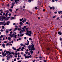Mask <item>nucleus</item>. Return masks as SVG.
Listing matches in <instances>:
<instances>
[{
  "mask_svg": "<svg viewBox=\"0 0 62 62\" xmlns=\"http://www.w3.org/2000/svg\"><path fill=\"white\" fill-rule=\"evenodd\" d=\"M19 24H20V25H22L23 24V23L22 22H20L19 23Z\"/></svg>",
  "mask_w": 62,
  "mask_h": 62,
  "instance_id": "nucleus-12",
  "label": "nucleus"
},
{
  "mask_svg": "<svg viewBox=\"0 0 62 62\" xmlns=\"http://www.w3.org/2000/svg\"><path fill=\"white\" fill-rule=\"evenodd\" d=\"M10 57H12V55L10 54Z\"/></svg>",
  "mask_w": 62,
  "mask_h": 62,
  "instance_id": "nucleus-33",
  "label": "nucleus"
},
{
  "mask_svg": "<svg viewBox=\"0 0 62 62\" xmlns=\"http://www.w3.org/2000/svg\"><path fill=\"white\" fill-rule=\"evenodd\" d=\"M2 27L3 29H4V28H5V27L4 26H2Z\"/></svg>",
  "mask_w": 62,
  "mask_h": 62,
  "instance_id": "nucleus-25",
  "label": "nucleus"
},
{
  "mask_svg": "<svg viewBox=\"0 0 62 62\" xmlns=\"http://www.w3.org/2000/svg\"><path fill=\"white\" fill-rule=\"evenodd\" d=\"M0 31H1V32H3V30L1 29L0 30Z\"/></svg>",
  "mask_w": 62,
  "mask_h": 62,
  "instance_id": "nucleus-52",
  "label": "nucleus"
},
{
  "mask_svg": "<svg viewBox=\"0 0 62 62\" xmlns=\"http://www.w3.org/2000/svg\"><path fill=\"white\" fill-rule=\"evenodd\" d=\"M29 39V40H32V39L31 38H30Z\"/></svg>",
  "mask_w": 62,
  "mask_h": 62,
  "instance_id": "nucleus-53",
  "label": "nucleus"
},
{
  "mask_svg": "<svg viewBox=\"0 0 62 62\" xmlns=\"http://www.w3.org/2000/svg\"><path fill=\"white\" fill-rule=\"evenodd\" d=\"M16 36L17 35H15V36H14V38H16H16H17V37H16Z\"/></svg>",
  "mask_w": 62,
  "mask_h": 62,
  "instance_id": "nucleus-18",
  "label": "nucleus"
},
{
  "mask_svg": "<svg viewBox=\"0 0 62 62\" xmlns=\"http://www.w3.org/2000/svg\"><path fill=\"white\" fill-rule=\"evenodd\" d=\"M26 54H28V52H26L25 53Z\"/></svg>",
  "mask_w": 62,
  "mask_h": 62,
  "instance_id": "nucleus-34",
  "label": "nucleus"
},
{
  "mask_svg": "<svg viewBox=\"0 0 62 62\" xmlns=\"http://www.w3.org/2000/svg\"><path fill=\"white\" fill-rule=\"evenodd\" d=\"M6 23V24L7 25H8L10 23V22L8 21Z\"/></svg>",
  "mask_w": 62,
  "mask_h": 62,
  "instance_id": "nucleus-8",
  "label": "nucleus"
},
{
  "mask_svg": "<svg viewBox=\"0 0 62 62\" xmlns=\"http://www.w3.org/2000/svg\"><path fill=\"white\" fill-rule=\"evenodd\" d=\"M27 32L26 33V35H28V36H31V34H32V32H31V31H27ZM29 33L30 34H29Z\"/></svg>",
  "mask_w": 62,
  "mask_h": 62,
  "instance_id": "nucleus-1",
  "label": "nucleus"
},
{
  "mask_svg": "<svg viewBox=\"0 0 62 62\" xmlns=\"http://www.w3.org/2000/svg\"><path fill=\"white\" fill-rule=\"evenodd\" d=\"M1 37V38H3V37H4V35H1L0 36Z\"/></svg>",
  "mask_w": 62,
  "mask_h": 62,
  "instance_id": "nucleus-28",
  "label": "nucleus"
},
{
  "mask_svg": "<svg viewBox=\"0 0 62 62\" xmlns=\"http://www.w3.org/2000/svg\"><path fill=\"white\" fill-rule=\"evenodd\" d=\"M59 18L58 17L57 18V20H59Z\"/></svg>",
  "mask_w": 62,
  "mask_h": 62,
  "instance_id": "nucleus-40",
  "label": "nucleus"
},
{
  "mask_svg": "<svg viewBox=\"0 0 62 62\" xmlns=\"http://www.w3.org/2000/svg\"><path fill=\"white\" fill-rule=\"evenodd\" d=\"M8 39L9 40H10H10H11V38L9 37H8Z\"/></svg>",
  "mask_w": 62,
  "mask_h": 62,
  "instance_id": "nucleus-15",
  "label": "nucleus"
},
{
  "mask_svg": "<svg viewBox=\"0 0 62 62\" xmlns=\"http://www.w3.org/2000/svg\"><path fill=\"white\" fill-rule=\"evenodd\" d=\"M16 59H14V61H16Z\"/></svg>",
  "mask_w": 62,
  "mask_h": 62,
  "instance_id": "nucleus-57",
  "label": "nucleus"
},
{
  "mask_svg": "<svg viewBox=\"0 0 62 62\" xmlns=\"http://www.w3.org/2000/svg\"><path fill=\"white\" fill-rule=\"evenodd\" d=\"M62 13V11H60L59 12H58V13L59 14H60V13Z\"/></svg>",
  "mask_w": 62,
  "mask_h": 62,
  "instance_id": "nucleus-11",
  "label": "nucleus"
},
{
  "mask_svg": "<svg viewBox=\"0 0 62 62\" xmlns=\"http://www.w3.org/2000/svg\"><path fill=\"white\" fill-rule=\"evenodd\" d=\"M60 40H62V38H60Z\"/></svg>",
  "mask_w": 62,
  "mask_h": 62,
  "instance_id": "nucleus-54",
  "label": "nucleus"
},
{
  "mask_svg": "<svg viewBox=\"0 0 62 62\" xmlns=\"http://www.w3.org/2000/svg\"><path fill=\"white\" fill-rule=\"evenodd\" d=\"M9 10L10 12H12V9H9Z\"/></svg>",
  "mask_w": 62,
  "mask_h": 62,
  "instance_id": "nucleus-13",
  "label": "nucleus"
},
{
  "mask_svg": "<svg viewBox=\"0 0 62 62\" xmlns=\"http://www.w3.org/2000/svg\"><path fill=\"white\" fill-rule=\"evenodd\" d=\"M12 49H13L14 50H16V49L14 47H12Z\"/></svg>",
  "mask_w": 62,
  "mask_h": 62,
  "instance_id": "nucleus-9",
  "label": "nucleus"
},
{
  "mask_svg": "<svg viewBox=\"0 0 62 62\" xmlns=\"http://www.w3.org/2000/svg\"><path fill=\"white\" fill-rule=\"evenodd\" d=\"M28 55H30V53L29 52L28 53Z\"/></svg>",
  "mask_w": 62,
  "mask_h": 62,
  "instance_id": "nucleus-36",
  "label": "nucleus"
},
{
  "mask_svg": "<svg viewBox=\"0 0 62 62\" xmlns=\"http://www.w3.org/2000/svg\"><path fill=\"white\" fill-rule=\"evenodd\" d=\"M44 62H46V60H44Z\"/></svg>",
  "mask_w": 62,
  "mask_h": 62,
  "instance_id": "nucleus-56",
  "label": "nucleus"
},
{
  "mask_svg": "<svg viewBox=\"0 0 62 62\" xmlns=\"http://www.w3.org/2000/svg\"><path fill=\"white\" fill-rule=\"evenodd\" d=\"M55 18V16H54L53 17V18Z\"/></svg>",
  "mask_w": 62,
  "mask_h": 62,
  "instance_id": "nucleus-44",
  "label": "nucleus"
},
{
  "mask_svg": "<svg viewBox=\"0 0 62 62\" xmlns=\"http://www.w3.org/2000/svg\"><path fill=\"white\" fill-rule=\"evenodd\" d=\"M15 54L16 55H17V53L16 52L15 53Z\"/></svg>",
  "mask_w": 62,
  "mask_h": 62,
  "instance_id": "nucleus-60",
  "label": "nucleus"
},
{
  "mask_svg": "<svg viewBox=\"0 0 62 62\" xmlns=\"http://www.w3.org/2000/svg\"><path fill=\"white\" fill-rule=\"evenodd\" d=\"M2 55H3L4 54V52H2Z\"/></svg>",
  "mask_w": 62,
  "mask_h": 62,
  "instance_id": "nucleus-29",
  "label": "nucleus"
},
{
  "mask_svg": "<svg viewBox=\"0 0 62 62\" xmlns=\"http://www.w3.org/2000/svg\"><path fill=\"white\" fill-rule=\"evenodd\" d=\"M6 33H8V30H6Z\"/></svg>",
  "mask_w": 62,
  "mask_h": 62,
  "instance_id": "nucleus-19",
  "label": "nucleus"
},
{
  "mask_svg": "<svg viewBox=\"0 0 62 62\" xmlns=\"http://www.w3.org/2000/svg\"><path fill=\"white\" fill-rule=\"evenodd\" d=\"M12 33H13V32H12V31H11L10 32V34H12Z\"/></svg>",
  "mask_w": 62,
  "mask_h": 62,
  "instance_id": "nucleus-31",
  "label": "nucleus"
},
{
  "mask_svg": "<svg viewBox=\"0 0 62 62\" xmlns=\"http://www.w3.org/2000/svg\"><path fill=\"white\" fill-rule=\"evenodd\" d=\"M3 25H7V23H4L3 24Z\"/></svg>",
  "mask_w": 62,
  "mask_h": 62,
  "instance_id": "nucleus-26",
  "label": "nucleus"
},
{
  "mask_svg": "<svg viewBox=\"0 0 62 62\" xmlns=\"http://www.w3.org/2000/svg\"><path fill=\"white\" fill-rule=\"evenodd\" d=\"M9 16H11V14L10 13L9 14H8Z\"/></svg>",
  "mask_w": 62,
  "mask_h": 62,
  "instance_id": "nucleus-43",
  "label": "nucleus"
},
{
  "mask_svg": "<svg viewBox=\"0 0 62 62\" xmlns=\"http://www.w3.org/2000/svg\"><path fill=\"white\" fill-rule=\"evenodd\" d=\"M12 54H15V53H14V52H12Z\"/></svg>",
  "mask_w": 62,
  "mask_h": 62,
  "instance_id": "nucleus-23",
  "label": "nucleus"
},
{
  "mask_svg": "<svg viewBox=\"0 0 62 62\" xmlns=\"http://www.w3.org/2000/svg\"><path fill=\"white\" fill-rule=\"evenodd\" d=\"M25 58L26 59L27 58V56H25Z\"/></svg>",
  "mask_w": 62,
  "mask_h": 62,
  "instance_id": "nucleus-61",
  "label": "nucleus"
},
{
  "mask_svg": "<svg viewBox=\"0 0 62 62\" xmlns=\"http://www.w3.org/2000/svg\"><path fill=\"white\" fill-rule=\"evenodd\" d=\"M34 47H35L34 45H30L28 46V47L29 48H33Z\"/></svg>",
  "mask_w": 62,
  "mask_h": 62,
  "instance_id": "nucleus-3",
  "label": "nucleus"
},
{
  "mask_svg": "<svg viewBox=\"0 0 62 62\" xmlns=\"http://www.w3.org/2000/svg\"><path fill=\"white\" fill-rule=\"evenodd\" d=\"M52 8H53V9L54 10V9L55 8H54V7H52Z\"/></svg>",
  "mask_w": 62,
  "mask_h": 62,
  "instance_id": "nucleus-21",
  "label": "nucleus"
},
{
  "mask_svg": "<svg viewBox=\"0 0 62 62\" xmlns=\"http://www.w3.org/2000/svg\"><path fill=\"white\" fill-rule=\"evenodd\" d=\"M20 1L19 0H15V2H19Z\"/></svg>",
  "mask_w": 62,
  "mask_h": 62,
  "instance_id": "nucleus-10",
  "label": "nucleus"
},
{
  "mask_svg": "<svg viewBox=\"0 0 62 62\" xmlns=\"http://www.w3.org/2000/svg\"><path fill=\"white\" fill-rule=\"evenodd\" d=\"M24 28H25L26 27V26H24Z\"/></svg>",
  "mask_w": 62,
  "mask_h": 62,
  "instance_id": "nucleus-64",
  "label": "nucleus"
},
{
  "mask_svg": "<svg viewBox=\"0 0 62 62\" xmlns=\"http://www.w3.org/2000/svg\"><path fill=\"white\" fill-rule=\"evenodd\" d=\"M25 45H28L29 44V43H27V44L26 43H25Z\"/></svg>",
  "mask_w": 62,
  "mask_h": 62,
  "instance_id": "nucleus-24",
  "label": "nucleus"
},
{
  "mask_svg": "<svg viewBox=\"0 0 62 62\" xmlns=\"http://www.w3.org/2000/svg\"><path fill=\"white\" fill-rule=\"evenodd\" d=\"M6 54H8L9 55L10 54H11V53H10V52L9 51H7L6 52Z\"/></svg>",
  "mask_w": 62,
  "mask_h": 62,
  "instance_id": "nucleus-4",
  "label": "nucleus"
},
{
  "mask_svg": "<svg viewBox=\"0 0 62 62\" xmlns=\"http://www.w3.org/2000/svg\"><path fill=\"white\" fill-rule=\"evenodd\" d=\"M31 57H32V56L31 55H30L29 56L30 58H31Z\"/></svg>",
  "mask_w": 62,
  "mask_h": 62,
  "instance_id": "nucleus-46",
  "label": "nucleus"
},
{
  "mask_svg": "<svg viewBox=\"0 0 62 62\" xmlns=\"http://www.w3.org/2000/svg\"><path fill=\"white\" fill-rule=\"evenodd\" d=\"M6 57H7V58H10V56H9V55H8L6 56Z\"/></svg>",
  "mask_w": 62,
  "mask_h": 62,
  "instance_id": "nucleus-14",
  "label": "nucleus"
},
{
  "mask_svg": "<svg viewBox=\"0 0 62 62\" xmlns=\"http://www.w3.org/2000/svg\"><path fill=\"white\" fill-rule=\"evenodd\" d=\"M14 37V36H13V35H12L11 36V38H12V37Z\"/></svg>",
  "mask_w": 62,
  "mask_h": 62,
  "instance_id": "nucleus-49",
  "label": "nucleus"
},
{
  "mask_svg": "<svg viewBox=\"0 0 62 62\" xmlns=\"http://www.w3.org/2000/svg\"><path fill=\"white\" fill-rule=\"evenodd\" d=\"M21 46H23V44H21V45H20Z\"/></svg>",
  "mask_w": 62,
  "mask_h": 62,
  "instance_id": "nucleus-22",
  "label": "nucleus"
},
{
  "mask_svg": "<svg viewBox=\"0 0 62 62\" xmlns=\"http://www.w3.org/2000/svg\"><path fill=\"white\" fill-rule=\"evenodd\" d=\"M11 8H13V6Z\"/></svg>",
  "mask_w": 62,
  "mask_h": 62,
  "instance_id": "nucleus-62",
  "label": "nucleus"
},
{
  "mask_svg": "<svg viewBox=\"0 0 62 62\" xmlns=\"http://www.w3.org/2000/svg\"><path fill=\"white\" fill-rule=\"evenodd\" d=\"M15 29L16 30H17V29H18V28H15Z\"/></svg>",
  "mask_w": 62,
  "mask_h": 62,
  "instance_id": "nucleus-50",
  "label": "nucleus"
},
{
  "mask_svg": "<svg viewBox=\"0 0 62 62\" xmlns=\"http://www.w3.org/2000/svg\"><path fill=\"white\" fill-rule=\"evenodd\" d=\"M6 12H7L8 14V10H7L6 11Z\"/></svg>",
  "mask_w": 62,
  "mask_h": 62,
  "instance_id": "nucleus-30",
  "label": "nucleus"
},
{
  "mask_svg": "<svg viewBox=\"0 0 62 62\" xmlns=\"http://www.w3.org/2000/svg\"><path fill=\"white\" fill-rule=\"evenodd\" d=\"M52 2H54V0H52Z\"/></svg>",
  "mask_w": 62,
  "mask_h": 62,
  "instance_id": "nucleus-48",
  "label": "nucleus"
},
{
  "mask_svg": "<svg viewBox=\"0 0 62 62\" xmlns=\"http://www.w3.org/2000/svg\"><path fill=\"white\" fill-rule=\"evenodd\" d=\"M17 60H19V59H20V58H19V57L18 58H17Z\"/></svg>",
  "mask_w": 62,
  "mask_h": 62,
  "instance_id": "nucleus-58",
  "label": "nucleus"
},
{
  "mask_svg": "<svg viewBox=\"0 0 62 62\" xmlns=\"http://www.w3.org/2000/svg\"><path fill=\"white\" fill-rule=\"evenodd\" d=\"M35 50V48H31L30 49L31 51H32V50Z\"/></svg>",
  "mask_w": 62,
  "mask_h": 62,
  "instance_id": "nucleus-5",
  "label": "nucleus"
},
{
  "mask_svg": "<svg viewBox=\"0 0 62 62\" xmlns=\"http://www.w3.org/2000/svg\"><path fill=\"white\" fill-rule=\"evenodd\" d=\"M36 60H33L32 61L33 62H35Z\"/></svg>",
  "mask_w": 62,
  "mask_h": 62,
  "instance_id": "nucleus-47",
  "label": "nucleus"
},
{
  "mask_svg": "<svg viewBox=\"0 0 62 62\" xmlns=\"http://www.w3.org/2000/svg\"><path fill=\"white\" fill-rule=\"evenodd\" d=\"M58 34H60V35H61V34H62V33L61 32L59 31L58 32Z\"/></svg>",
  "mask_w": 62,
  "mask_h": 62,
  "instance_id": "nucleus-7",
  "label": "nucleus"
},
{
  "mask_svg": "<svg viewBox=\"0 0 62 62\" xmlns=\"http://www.w3.org/2000/svg\"><path fill=\"white\" fill-rule=\"evenodd\" d=\"M30 52H31V54H33V51H30Z\"/></svg>",
  "mask_w": 62,
  "mask_h": 62,
  "instance_id": "nucleus-17",
  "label": "nucleus"
},
{
  "mask_svg": "<svg viewBox=\"0 0 62 62\" xmlns=\"http://www.w3.org/2000/svg\"><path fill=\"white\" fill-rule=\"evenodd\" d=\"M6 53H5L4 54V55H3V56H6Z\"/></svg>",
  "mask_w": 62,
  "mask_h": 62,
  "instance_id": "nucleus-20",
  "label": "nucleus"
},
{
  "mask_svg": "<svg viewBox=\"0 0 62 62\" xmlns=\"http://www.w3.org/2000/svg\"><path fill=\"white\" fill-rule=\"evenodd\" d=\"M5 17H4L3 16H0V21H3V19H5Z\"/></svg>",
  "mask_w": 62,
  "mask_h": 62,
  "instance_id": "nucleus-2",
  "label": "nucleus"
},
{
  "mask_svg": "<svg viewBox=\"0 0 62 62\" xmlns=\"http://www.w3.org/2000/svg\"><path fill=\"white\" fill-rule=\"evenodd\" d=\"M9 18H10V17L9 16V17H8L7 18H6V19L7 20H8V19H9Z\"/></svg>",
  "mask_w": 62,
  "mask_h": 62,
  "instance_id": "nucleus-16",
  "label": "nucleus"
},
{
  "mask_svg": "<svg viewBox=\"0 0 62 62\" xmlns=\"http://www.w3.org/2000/svg\"><path fill=\"white\" fill-rule=\"evenodd\" d=\"M6 14H5V13H3V15H5Z\"/></svg>",
  "mask_w": 62,
  "mask_h": 62,
  "instance_id": "nucleus-59",
  "label": "nucleus"
},
{
  "mask_svg": "<svg viewBox=\"0 0 62 62\" xmlns=\"http://www.w3.org/2000/svg\"><path fill=\"white\" fill-rule=\"evenodd\" d=\"M7 45H8H8H9V43H8L7 44Z\"/></svg>",
  "mask_w": 62,
  "mask_h": 62,
  "instance_id": "nucleus-55",
  "label": "nucleus"
},
{
  "mask_svg": "<svg viewBox=\"0 0 62 62\" xmlns=\"http://www.w3.org/2000/svg\"><path fill=\"white\" fill-rule=\"evenodd\" d=\"M20 9H23V8L22 7V6H20Z\"/></svg>",
  "mask_w": 62,
  "mask_h": 62,
  "instance_id": "nucleus-35",
  "label": "nucleus"
},
{
  "mask_svg": "<svg viewBox=\"0 0 62 62\" xmlns=\"http://www.w3.org/2000/svg\"><path fill=\"white\" fill-rule=\"evenodd\" d=\"M13 25H16V23H14L13 24Z\"/></svg>",
  "mask_w": 62,
  "mask_h": 62,
  "instance_id": "nucleus-41",
  "label": "nucleus"
},
{
  "mask_svg": "<svg viewBox=\"0 0 62 62\" xmlns=\"http://www.w3.org/2000/svg\"><path fill=\"white\" fill-rule=\"evenodd\" d=\"M12 30V29H10L9 30V31H11Z\"/></svg>",
  "mask_w": 62,
  "mask_h": 62,
  "instance_id": "nucleus-51",
  "label": "nucleus"
},
{
  "mask_svg": "<svg viewBox=\"0 0 62 62\" xmlns=\"http://www.w3.org/2000/svg\"><path fill=\"white\" fill-rule=\"evenodd\" d=\"M21 62V61H18V62Z\"/></svg>",
  "mask_w": 62,
  "mask_h": 62,
  "instance_id": "nucleus-63",
  "label": "nucleus"
},
{
  "mask_svg": "<svg viewBox=\"0 0 62 62\" xmlns=\"http://www.w3.org/2000/svg\"><path fill=\"white\" fill-rule=\"evenodd\" d=\"M27 43H29V41H28V40H27Z\"/></svg>",
  "mask_w": 62,
  "mask_h": 62,
  "instance_id": "nucleus-42",
  "label": "nucleus"
},
{
  "mask_svg": "<svg viewBox=\"0 0 62 62\" xmlns=\"http://www.w3.org/2000/svg\"><path fill=\"white\" fill-rule=\"evenodd\" d=\"M12 6H14V4L13 3H12Z\"/></svg>",
  "mask_w": 62,
  "mask_h": 62,
  "instance_id": "nucleus-32",
  "label": "nucleus"
},
{
  "mask_svg": "<svg viewBox=\"0 0 62 62\" xmlns=\"http://www.w3.org/2000/svg\"><path fill=\"white\" fill-rule=\"evenodd\" d=\"M50 9H52V7H50Z\"/></svg>",
  "mask_w": 62,
  "mask_h": 62,
  "instance_id": "nucleus-37",
  "label": "nucleus"
},
{
  "mask_svg": "<svg viewBox=\"0 0 62 62\" xmlns=\"http://www.w3.org/2000/svg\"><path fill=\"white\" fill-rule=\"evenodd\" d=\"M17 51H19V49H17Z\"/></svg>",
  "mask_w": 62,
  "mask_h": 62,
  "instance_id": "nucleus-45",
  "label": "nucleus"
},
{
  "mask_svg": "<svg viewBox=\"0 0 62 62\" xmlns=\"http://www.w3.org/2000/svg\"><path fill=\"white\" fill-rule=\"evenodd\" d=\"M7 16H8V13H6V14L5 16L6 17H7Z\"/></svg>",
  "mask_w": 62,
  "mask_h": 62,
  "instance_id": "nucleus-27",
  "label": "nucleus"
},
{
  "mask_svg": "<svg viewBox=\"0 0 62 62\" xmlns=\"http://www.w3.org/2000/svg\"><path fill=\"white\" fill-rule=\"evenodd\" d=\"M4 42V43H7V41H5Z\"/></svg>",
  "mask_w": 62,
  "mask_h": 62,
  "instance_id": "nucleus-38",
  "label": "nucleus"
},
{
  "mask_svg": "<svg viewBox=\"0 0 62 62\" xmlns=\"http://www.w3.org/2000/svg\"><path fill=\"white\" fill-rule=\"evenodd\" d=\"M15 27H16V28H18V26H17L16 25L15 26Z\"/></svg>",
  "mask_w": 62,
  "mask_h": 62,
  "instance_id": "nucleus-39",
  "label": "nucleus"
},
{
  "mask_svg": "<svg viewBox=\"0 0 62 62\" xmlns=\"http://www.w3.org/2000/svg\"><path fill=\"white\" fill-rule=\"evenodd\" d=\"M2 46L4 48H5V44L4 43L2 44Z\"/></svg>",
  "mask_w": 62,
  "mask_h": 62,
  "instance_id": "nucleus-6",
  "label": "nucleus"
}]
</instances>
